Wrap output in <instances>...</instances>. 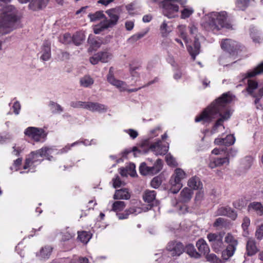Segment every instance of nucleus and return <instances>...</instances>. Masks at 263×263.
<instances>
[{"label":"nucleus","mask_w":263,"mask_h":263,"mask_svg":"<svg viewBox=\"0 0 263 263\" xmlns=\"http://www.w3.org/2000/svg\"><path fill=\"white\" fill-rule=\"evenodd\" d=\"M52 248L50 246H45L43 248L37 255L42 259H47L49 257L52 252Z\"/></svg>","instance_id":"35"},{"label":"nucleus","mask_w":263,"mask_h":263,"mask_svg":"<svg viewBox=\"0 0 263 263\" xmlns=\"http://www.w3.org/2000/svg\"><path fill=\"white\" fill-rule=\"evenodd\" d=\"M248 84L247 90L249 94L255 98L254 104L256 108L257 109H262L263 106L260 103L259 100L263 96V90L258 89L257 93L255 92V90L256 89L258 86L257 82L255 81L249 80Z\"/></svg>","instance_id":"7"},{"label":"nucleus","mask_w":263,"mask_h":263,"mask_svg":"<svg viewBox=\"0 0 263 263\" xmlns=\"http://www.w3.org/2000/svg\"><path fill=\"white\" fill-rule=\"evenodd\" d=\"M226 220L223 218H218L216 219V221L214 223V227H219L224 226L225 224Z\"/></svg>","instance_id":"63"},{"label":"nucleus","mask_w":263,"mask_h":263,"mask_svg":"<svg viewBox=\"0 0 263 263\" xmlns=\"http://www.w3.org/2000/svg\"><path fill=\"white\" fill-rule=\"evenodd\" d=\"M162 166V161L158 159L153 166H147L145 163H142L140 166L139 171L143 175H154L158 173L161 170Z\"/></svg>","instance_id":"12"},{"label":"nucleus","mask_w":263,"mask_h":263,"mask_svg":"<svg viewBox=\"0 0 263 263\" xmlns=\"http://www.w3.org/2000/svg\"><path fill=\"white\" fill-rule=\"evenodd\" d=\"M148 30H149L148 29H147L146 30H145V31L138 33L132 36L131 37L130 39L133 41H136L140 39L141 38L143 37V36H144L147 34V33L148 32Z\"/></svg>","instance_id":"59"},{"label":"nucleus","mask_w":263,"mask_h":263,"mask_svg":"<svg viewBox=\"0 0 263 263\" xmlns=\"http://www.w3.org/2000/svg\"><path fill=\"white\" fill-rule=\"evenodd\" d=\"M156 195L155 191L146 190L143 195V198L145 202L151 203L155 199Z\"/></svg>","instance_id":"33"},{"label":"nucleus","mask_w":263,"mask_h":263,"mask_svg":"<svg viewBox=\"0 0 263 263\" xmlns=\"http://www.w3.org/2000/svg\"><path fill=\"white\" fill-rule=\"evenodd\" d=\"M184 250L191 257L199 258L200 256V254L196 251L194 246L192 244L187 245Z\"/></svg>","instance_id":"36"},{"label":"nucleus","mask_w":263,"mask_h":263,"mask_svg":"<svg viewBox=\"0 0 263 263\" xmlns=\"http://www.w3.org/2000/svg\"><path fill=\"white\" fill-rule=\"evenodd\" d=\"M193 192L187 187H185L180 193V200L181 202H186L190 200L192 197Z\"/></svg>","instance_id":"32"},{"label":"nucleus","mask_w":263,"mask_h":263,"mask_svg":"<svg viewBox=\"0 0 263 263\" xmlns=\"http://www.w3.org/2000/svg\"><path fill=\"white\" fill-rule=\"evenodd\" d=\"M54 151L55 149L53 147H44L36 151V153H34L36 155L35 156L46 157L48 160H51L52 157L50 155L53 154Z\"/></svg>","instance_id":"20"},{"label":"nucleus","mask_w":263,"mask_h":263,"mask_svg":"<svg viewBox=\"0 0 263 263\" xmlns=\"http://www.w3.org/2000/svg\"><path fill=\"white\" fill-rule=\"evenodd\" d=\"M228 244L226 250L222 252V256L224 259H228L233 255L238 245L237 240L231 234H228L224 239Z\"/></svg>","instance_id":"8"},{"label":"nucleus","mask_w":263,"mask_h":263,"mask_svg":"<svg viewBox=\"0 0 263 263\" xmlns=\"http://www.w3.org/2000/svg\"><path fill=\"white\" fill-rule=\"evenodd\" d=\"M229 164V159L227 157L223 158L215 157L211 159L209 166L212 168L228 165Z\"/></svg>","instance_id":"19"},{"label":"nucleus","mask_w":263,"mask_h":263,"mask_svg":"<svg viewBox=\"0 0 263 263\" xmlns=\"http://www.w3.org/2000/svg\"><path fill=\"white\" fill-rule=\"evenodd\" d=\"M233 99L234 96L230 92L223 93L207 107L200 115L197 116L195 119V122L210 123L214 119L218 118L211 132L212 134L222 132L224 129L223 122L228 120L232 114V111L228 107V105Z\"/></svg>","instance_id":"1"},{"label":"nucleus","mask_w":263,"mask_h":263,"mask_svg":"<svg viewBox=\"0 0 263 263\" xmlns=\"http://www.w3.org/2000/svg\"><path fill=\"white\" fill-rule=\"evenodd\" d=\"M166 161L168 165L175 166L177 165V163L175 159L170 154H168L165 157Z\"/></svg>","instance_id":"54"},{"label":"nucleus","mask_w":263,"mask_h":263,"mask_svg":"<svg viewBox=\"0 0 263 263\" xmlns=\"http://www.w3.org/2000/svg\"><path fill=\"white\" fill-rule=\"evenodd\" d=\"M184 247L182 243L172 241L168 243L167 246L168 254L171 256H179L184 251Z\"/></svg>","instance_id":"13"},{"label":"nucleus","mask_w":263,"mask_h":263,"mask_svg":"<svg viewBox=\"0 0 263 263\" xmlns=\"http://www.w3.org/2000/svg\"><path fill=\"white\" fill-rule=\"evenodd\" d=\"M253 161V158L252 157L249 156L245 158L241 161L242 166L245 169H249L251 167Z\"/></svg>","instance_id":"43"},{"label":"nucleus","mask_w":263,"mask_h":263,"mask_svg":"<svg viewBox=\"0 0 263 263\" xmlns=\"http://www.w3.org/2000/svg\"><path fill=\"white\" fill-rule=\"evenodd\" d=\"M49 0H32L29 4V7L33 11H37L45 8Z\"/></svg>","instance_id":"24"},{"label":"nucleus","mask_w":263,"mask_h":263,"mask_svg":"<svg viewBox=\"0 0 263 263\" xmlns=\"http://www.w3.org/2000/svg\"><path fill=\"white\" fill-rule=\"evenodd\" d=\"M248 211H254L258 215H263V205L260 202H253L250 203L248 206Z\"/></svg>","instance_id":"26"},{"label":"nucleus","mask_w":263,"mask_h":263,"mask_svg":"<svg viewBox=\"0 0 263 263\" xmlns=\"http://www.w3.org/2000/svg\"><path fill=\"white\" fill-rule=\"evenodd\" d=\"M40 59L44 61H48L51 58V43L48 41L44 42L40 52Z\"/></svg>","instance_id":"17"},{"label":"nucleus","mask_w":263,"mask_h":263,"mask_svg":"<svg viewBox=\"0 0 263 263\" xmlns=\"http://www.w3.org/2000/svg\"><path fill=\"white\" fill-rule=\"evenodd\" d=\"M49 106L52 111L54 113H60L63 111V108L60 105L53 102L49 103Z\"/></svg>","instance_id":"47"},{"label":"nucleus","mask_w":263,"mask_h":263,"mask_svg":"<svg viewBox=\"0 0 263 263\" xmlns=\"http://www.w3.org/2000/svg\"><path fill=\"white\" fill-rule=\"evenodd\" d=\"M105 21L104 20L101 22L99 25H96L94 27V33L95 34H99L104 30L109 28V25H107Z\"/></svg>","instance_id":"40"},{"label":"nucleus","mask_w":263,"mask_h":263,"mask_svg":"<svg viewBox=\"0 0 263 263\" xmlns=\"http://www.w3.org/2000/svg\"><path fill=\"white\" fill-rule=\"evenodd\" d=\"M12 148L13 151L12 153L15 156H18L24 149L23 146H17L16 144L13 146Z\"/></svg>","instance_id":"62"},{"label":"nucleus","mask_w":263,"mask_h":263,"mask_svg":"<svg viewBox=\"0 0 263 263\" xmlns=\"http://www.w3.org/2000/svg\"><path fill=\"white\" fill-rule=\"evenodd\" d=\"M70 263H89L86 257H79L76 256L71 259Z\"/></svg>","instance_id":"55"},{"label":"nucleus","mask_w":263,"mask_h":263,"mask_svg":"<svg viewBox=\"0 0 263 263\" xmlns=\"http://www.w3.org/2000/svg\"><path fill=\"white\" fill-rule=\"evenodd\" d=\"M221 48L228 51L230 54L235 53V51L237 49L238 45L237 43L230 39L223 40L221 44Z\"/></svg>","instance_id":"15"},{"label":"nucleus","mask_w":263,"mask_h":263,"mask_svg":"<svg viewBox=\"0 0 263 263\" xmlns=\"http://www.w3.org/2000/svg\"><path fill=\"white\" fill-rule=\"evenodd\" d=\"M188 185L194 190L200 189L202 186L199 178L196 176L193 177L189 180Z\"/></svg>","instance_id":"30"},{"label":"nucleus","mask_w":263,"mask_h":263,"mask_svg":"<svg viewBox=\"0 0 263 263\" xmlns=\"http://www.w3.org/2000/svg\"><path fill=\"white\" fill-rule=\"evenodd\" d=\"M85 40L84 36L82 33H76L72 37L73 43L76 45H79Z\"/></svg>","instance_id":"48"},{"label":"nucleus","mask_w":263,"mask_h":263,"mask_svg":"<svg viewBox=\"0 0 263 263\" xmlns=\"http://www.w3.org/2000/svg\"><path fill=\"white\" fill-rule=\"evenodd\" d=\"M186 176L185 173L181 168H178L175 170L170 179V183L172 185L170 191L172 193L176 194L178 192L182 186L181 181L186 178Z\"/></svg>","instance_id":"6"},{"label":"nucleus","mask_w":263,"mask_h":263,"mask_svg":"<svg viewBox=\"0 0 263 263\" xmlns=\"http://www.w3.org/2000/svg\"><path fill=\"white\" fill-rule=\"evenodd\" d=\"M250 220L249 218L245 217L243 219V222L241 227L244 231L247 230L250 226Z\"/></svg>","instance_id":"64"},{"label":"nucleus","mask_w":263,"mask_h":263,"mask_svg":"<svg viewBox=\"0 0 263 263\" xmlns=\"http://www.w3.org/2000/svg\"><path fill=\"white\" fill-rule=\"evenodd\" d=\"M162 180L160 177H156L151 181V186L155 189L158 188L161 184Z\"/></svg>","instance_id":"56"},{"label":"nucleus","mask_w":263,"mask_h":263,"mask_svg":"<svg viewBox=\"0 0 263 263\" xmlns=\"http://www.w3.org/2000/svg\"><path fill=\"white\" fill-rule=\"evenodd\" d=\"M78 144H79L78 142H76L72 143L71 145H66L64 148H63L59 151H57V149H55L56 154L59 155V154H62L67 153L69 150L70 149V148L71 147H72L76 145H77Z\"/></svg>","instance_id":"50"},{"label":"nucleus","mask_w":263,"mask_h":263,"mask_svg":"<svg viewBox=\"0 0 263 263\" xmlns=\"http://www.w3.org/2000/svg\"><path fill=\"white\" fill-rule=\"evenodd\" d=\"M89 102H83L80 101H73L70 103V106L73 108H82L88 109Z\"/></svg>","instance_id":"41"},{"label":"nucleus","mask_w":263,"mask_h":263,"mask_svg":"<svg viewBox=\"0 0 263 263\" xmlns=\"http://www.w3.org/2000/svg\"><path fill=\"white\" fill-rule=\"evenodd\" d=\"M88 17H89L91 22H94L99 20L102 18L105 17V16L103 13V11H99L96 12L95 13L93 14H89L88 15Z\"/></svg>","instance_id":"44"},{"label":"nucleus","mask_w":263,"mask_h":263,"mask_svg":"<svg viewBox=\"0 0 263 263\" xmlns=\"http://www.w3.org/2000/svg\"><path fill=\"white\" fill-rule=\"evenodd\" d=\"M36 153V151L32 152L29 156V158L26 159L25 164L24 166V169H27L29 167H33L35 163H40L43 159H40L41 158L40 156H35L36 155L34 153Z\"/></svg>","instance_id":"18"},{"label":"nucleus","mask_w":263,"mask_h":263,"mask_svg":"<svg viewBox=\"0 0 263 263\" xmlns=\"http://www.w3.org/2000/svg\"><path fill=\"white\" fill-rule=\"evenodd\" d=\"M207 238L216 252L220 251L223 248V235L221 233H210L208 235Z\"/></svg>","instance_id":"11"},{"label":"nucleus","mask_w":263,"mask_h":263,"mask_svg":"<svg viewBox=\"0 0 263 263\" xmlns=\"http://www.w3.org/2000/svg\"><path fill=\"white\" fill-rule=\"evenodd\" d=\"M148 210H143L142 208L138 206H133L129 208L127 210L128 213L129 214H133L134 215H137L142 212H145Z\"/></svg>","instance_id":"42"},{"label":"nucleus","mask_w":263,"mask_h":263,"mask_svg":"<svg viewBox=\"0 0 263 263\" xmlns=\"http://www.w3.org/2000/svg\"><path fill=\"white\" fill-rule=\"evenodd\" d=\"M196 246L199 251L204 255L208 254L210 251V249L206 241L203 239H200L197 241Z\"/></svg>","instance_id":"29"},{"label":"nucleus","mask_w":263,"mask_h":263,"mask_svg":"<svg viewBox=\"0 0 263 263\" xmlns=\"http://www.w3.org/2000/svg\"><path fill=\"white\" fill-rule=\"evenodd\" d=\"M247 253L249 256H252L258 252V249L256 245L255 240L249 238L247 242L246 245Z\"/></svg>","instance_id":"22"},{"label":"nucleus","mask_w":263,"mask_h":263,"mask_svg":"<svg viewBox=\"0 0 263 263\" xmlns=\"http://www.w3.org/2000/svg\"><path fill=\"white\" fill-rule=\"evenodd\" d=\"M263 73V62L252 70L243 74V79L254 77Z\"/></svg>","instance_id":"23"},{"label":"nucleus","mask_w":263,"mask_h":263,"mask_svg":"<svg viewBox=\"0 0 263 263\" xmlns=\"http://www.w3.org/2000/svg\"><path fill=\"white\" fill-rule=\"evenodd\" d=\"M100 60L102 63H107L112 58V54L108 50L98 52Z\"/></svg>","instance_id":"31"},{"label":"nucleus","mask_w":263,"mask_h":263,"mask_svg":"<svg viewBox=\"0 0 263 263\" xmlns=\"http://www.w3.org/2000/svg\"><path fill=\"white\" fill-rule=\"evenodd\" d=\"M126 204L124 201H117L112 203V210L114 212H120L124 209Z\"/></svg>","instance_id":"38"},{"label":"nucleus","mask_w":263,"mask_h":263,"mask_svg":"<svg viewBox=\"0 0 263 263\" xmlns=\"http://www.w3.org/2000/svg\"><path fill=\"white\" fill-rule=\"evenodd\" d=\"M160 4L163 9L164 15L169 18L174 17L179 11V5L183 7L181 10V17L185 19L189 17L194 12L191 7H186V0H152Z\"/></svg>","instance_id":"3"},{"label":"nucleus","mask_w":263,"mask_h":263,"mask_svg":"<svg viewBox=\"0 0 263 263\" xmlns=\"http://www.w3.org/2000/svg\"><path fill=\"white\" fill-rule=\"evenodd\" d=\"M178 31L180 36L184 40L186 39V26L183 25H179L177 27Z\"/></svg>","instance_id":"53"},{"label":"nucleus","mask_w":263,"mask_h":263,"mask_svg":"<svg viewBox=\"0 0 263 263\" xmlns=\"http://www.w3.org/2000/svg\"><path fill=\"white\" fill-rule=\"evenodd\" d=\"M255 237L259 241L263 239V223L256 227Z\"/></svg>","instance_id":"45"},{"label":"nucleus","mask_w":263,"mask_h":263,"mask_svg":"<svg viewBox=\"0 0 263 263\" xmlns=\"http://www.w3.org/2000/svg\"><path fill=\"white\" fill-rule=\"evenodd\" d=\"M94 83V79L89 75H85L80 79V85L83 87H89Z\"/></svg>","instance_id":"28"},{"label":"nucleus","mask_w":263,"mask_h":263,"mask_svg":"<svg viewBox=\"0 0 263 263\" xmlns=\"http://www.w3.org/2000/svg\"><path fill=\"white\" fill-rule=\"evenodd\" d=\"M78 238L83 243H87L91 238V234L86 231L78 232Z\"/></svg>","instance_id":"37"},{"label":"nucleus","mask_w":263,"mask_h":263,"mask_svg":"<svg viewBox=\"0 0 263 263\" xmlns=\"http://www.w3.org/2000/svg\"><path fill=\"white\" fill-rule=\"evenodd\" d=\"M149 149L153 152L156 155H165L168 150V145H162L161 141L158 140L157 142L152 144Z\"/></svg>","instance_id":"14"},{"label":"nucleus","mask_w":263,"mask_h":263,"mask_svg":"<svg viewBox=\"0 0 263 263\" xmlns=\"http://www.w3.org/2000/svg\"><path fill=\"white\" fill-rule=\"evenodd\" d=\"M78 144H79L78 142H76L72 143L71 145H66L64 148H63L59 151H57V149H55L56 154L59 155V154H62L67 153L69 150L70 149V148L71 147H72L76 145H77Z\"/></svg>","instance_id":"52"},{"label":"nucleus","mask_w":263,"mask_h":263,"mask_svg":"<svg viewBox=\"0 0 263 263\" xmlns=\"http://www.w3.org/2000/svg\"><path fill=\"white\" fill-rule=\"evenodd\" d=\"M130 197V194L127 189L117 190L113 196L114 199L128 200Z\"/></svg>","instance_id":"25"},{"label":"nucleus","mask_w":263,"mask_h":263,"mask_svg":"<svg viewBox=\"0 0 263 263\" xmlns=\"http://www.w3.org/2000/svg\"><path fill=\"white\" fill-rule=\"evenodd\" d=\"M72 40L70 34L68 33H66L60 37V41L65 44L70 43Z\"/></svg>","instance_id":"57"},{"label":"nucleus","mask_w":263,"mask_h":263,"mask_svg":"<svg viewBox=\"0 0 263 263\" xmlns=\"http://www.w3.org/2000/svg\"><path fill=\"white\" fill-rule=\"evenodd\" d=\"M88 109L92 112H105L107 110V107L104 104L97 102H89Z\"/></svg>","instance_id":"21"},{"label":"nucleus","mask_w":263,"mask_h":263,"mask_svg":"<svg viewBox=\"0 0 263 263\" xmlns=\"http://www.w3.org/2000/svg\"><path fill=\"white\" fill-rule=\"evenodd\" d=\"M107 81L112 85L115 86L121 91L127 90V84L123 81L116 79L114 77V68L113 67H110L109 69L108 73L107 76ZM139 88H135L132 89H128V92H135L140 89Z\"/></svg>","instance_id":"9"},{"label":"nucleus","mask_w":263,"mask_h":263,"mask_svg":"<svg viewBox=\"0 0 263 263\" xmlns=\"http://www.w3.org/2000/svg\"><path fill=\"white\" fill-rule=\"evenodd\" d=\"M17 20L16 10L11 5L7 6L0 11V31L7 33L11 31Z\"/></svg>","instance_id":"4"},{"label":"nucleus","mask_w":263,"mask_h":263,"mask_svg":"<svg viewBox=\"0 0 263 263\" xmlns=\"http://www.w3.org/2000/svg\"><path fill=\"white\" fill-rule=\"evenodd\" d=\"M206 258L208 261L212 263H217L218 262V258L217 257L216 255L214 254H207L206 255Z\"/></svg>","instance_id":"61"},{"label":"nucleus","mask_w":263,"mask_h":263,"mask_svg":"<svg viewBox=\"0 0 263 263\" xmlns=\"http://www.w3.org/2000/svg\"><path fill=\"white\" fill-rule=\"evenodd\" d=\"M250 35L255 43H260L261 41L260 36L259 35V32L257 28L253 27L250 30Z\"/></svg>","instance_id":"39"},{"label":"nucleus","mask_w":263,"mask_h":263,"mask_svg":"<svg viewBox=\"0 0 263 263\" xmlns=\"http://www.w3.org/2000/svg\"><path fill=\"white\" fill-rule=\"evenodd\" d=\"M112 182L113 187L114 188L119 187L122 185H124L123 182L121 181L118 176H117L115 178H113Z\"/></svg>","instance_id":"60"},{"label":"nucleus","mask_w":263,"mask_h":263,"mask_svg":"<svg viewBox=\"0 0 263 263\" xmlns=\"http://www.w3.org/2000/svg\"><path fill=\"white\" fill-rule=\"evenodd\" d=\"M88 42L93 48H99L101 45V42L95 39L93 35H90L89 36Z\"/></svg>","instance_id":"46"},{"label":"nucleus","mask_w":263,"mask_h":263,"mask_svg":"<svg viewBox=\"0 0 263 263\" xmlns=\"http://www.w3.org/2000/svg\"><path fill=\"white\" fill-rule=\"evenodd\" d=\"M217 216H227L232 220H235L237 217V213L231 208L228 206H221L216 211Z\"/></svg>","instance_id":"16"},{"label":"nucleus","mask_w":263,"mask_h":263,"mask_svg":"<svg viewBox=\"0 0 263 263\" xmlns=\"http://www.w3.org/2000/svg\"><path fill=\"white\" fill-rule=\"evenodd\" d=\"M160 31L162 37H167L171 32L172 29L167 22L164 21L160 26Z\"/></svg>","instance_id":"34"},{"label":"nucleus","mask_w":263,"mask_h":263,"mask_svg":"<svg viewBox=\"0 0 263 263\" xmlns=\"http://www.w3.org/2000/svg\"><path fill=\"white\" fill-rule=\"evenodd\" d=\"M24 134L36 142L44 140L47 136V133L44 129L35 127H27L24 131Z\"/></svg>","instance_id":"10"},{"label":"nucleus","mask_w":263,"mask_h":263,"mask_svg":"<svg viewBox=\"0 0 263 263\" xmlns=\"http://www.w3.org/2000/svg\"><path fill=\"white\" fill-rule=\"evenodd\" d=\"M225 141V145L229 146L232 145L235 142V138L233 135H229L224 138Z\"/></svg>","instance_id":"58"},{"label":"nucleus","mask_w":263,"mask_h":263,"mask_svg":"<svg viewBox=\"0 0 263 263\" xmlns=\"http://www.w3.org/2000/svg\"><path fill=\"white\" fill-rule=\"evenodd\" d=\"M188 28L190 34L194 36L195 40L194 47L192 46H187V49L192 59L195 60L196 56L199 53L200 45L199 40L202 36L197 34L198 28L194 24H190Z\"/></svg>","instance_id":"5"},{"label":"nucleus","mask_w":263,"mask_h":263,"mask_svg":"<svg viewBox=\"0 0 263 263\" xmlns=\"http://www.w3.org/2000/svg\"><path fill=\"white\" fill-rule=\"evenodd\" d=\"M61 235L62 236V240L63 241H66L72 238L75 235V233L68 231L65 232H62Z\"/></svg>","instance_id":"49"},{"label":"nucleus","mask_w":263,"mask_h":263,"mask_svg":"<svg viewBox=\"0 0 263 263\" xmlns=\"http://www.w3.org/2000/svg\"><path fill=\"white\" fill-rule=\"evenodd\" d=\"M78 144H79L78 142H76L72 143L71 145H66L64 148H63L59 151H57V149H55L56 154L59 155V154H62L67 153L69 150L70 149V148L71 147H72L76 145H77Z\"/></svg>","instance_id":"51"},{"label":"nucleus","mask_w":263,"mask_h":263,"mask_svg":"<svg viewBox=\"0 0 263 263\" xmlns=\"http://www.w3.org/2000/svg\"><path fill=\"white\" fill-rule=\"evenodd\" d=\"M106 13L108 15L110 20L105 19L104 21L111 27L116 25L119 20V16L115 13L114 9L108 10Z\"/></svg>","instance_id":"27"},{"label":"nucleus","mask_w":263,"mask_h":263,"mask_svg":"<svg viewBox=\"0 0 263 263\" xmlns=\"http://www.w3.org/2000/svg\"><path fill=\"white\" fill-rule=\"evenodd\" d=\"M228 13L225 11L212 12L205 15L201 22V26L207 31L217 32L223 28H232L230 24L227 22Z\"/></svg>","instance_id":"2"}]
</instances>
